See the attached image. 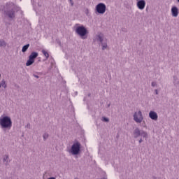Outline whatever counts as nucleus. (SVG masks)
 Instances as JSON below:
<instances>
[{
  "label": "nucleus",
  "mask_w": 179,
  "mask_h": 179,
  "mask_svg": "<svg viewBox=\"0 0 179 179\" xmlns=\"http://www.w3.org/2000/svg\"><path fill=\"white\" fill-rule=\"evenodd\" d=\"M106 39H104V35L101 33H99L95 36L94 38V41L99 43V44H101V43H103Z\"/></svg>",
  "instance_id": "nucleus-9"
},
{
  "label": "nucleus",
  "mask_w": 179,
  "mask_h": 179,
  "mask_svg": "<svg viewBox=\"0 0 179 179\" xmlns=\"http://www.w3.org/2000/svg\"><path fill=\"white\" fill-rule=\"evenodd\" d=\"M26 127H27V128L30 129V123H28Z\"/></svg>",
  "instance_id": "nucleus-24"
},
{
  "label": "nucleus",
  "mask_w": 179,
  "mask_h": 179,
  "mask_svg": "<svg viewBox=\"0 0 179 179\" xmlns=\"http://www.w3.org/2000/svg\"><path fill=\"white\" fill-rule=\"evenodd\" d=\"M155 94H159V91H157V90H155Z\"/></svg>",
  "instance_id": "nucleus-26"
},
{
  "label": "nucleus",
  "mask_w": 179,
  "mask_h": 179,
  "mask_svg": "<svg viewBox=\"0 0 179 179\" xmlns=\"http://www.w3.org/2000/svg\"><path fill=\"white\" fill-rule=\"evenodd\" d=\"M149 117L152 121H157L159 120V115H157V113L153 110H150L149 113Z\"/></svg>",
  "instance_id": "nucleus-11"
},
{
  "label": "nucleus",
  "mask_w": 179,
  "mask_h": 179,
  "mask_svg": "<svg viewBox=\"0 0 179 179\" xmlns=\"http://www.w3.org/2000/svg\"><path fill=\"white\" fill-rule=\"evenodd\" d=\"M3 163L5 164V166H8L9 164V155H4L3 156Z\"/></svg>",
  "instance_id": "nucleus-14"
},
{
  "label": "nucleus",
  "mask_w": 179,
  "mask_h": 179,
  "mask_svg": "<svg viewBox=\"0 0 179 179\" xmlns=\"http://www.w3.org/2000/svg\"><path fill=\"white\" fill-rule=\"evenodd\" d=\"M0 127L3 131H10L12 129V119L9 116L0 117Z\"/></svg>",
  "instance_id": "nucleus-2"
},
{
  "label": "nucleus",
  "mask_w": 179,
  "mask_h": 179,
  "mask_svg": "<svg viewBox=\"0 0 179 179\" xmlns=\"http://www.w3.org/2000/svg\"><path fill=\"white\" fill-rule=\"evenodd\" d=\"M75 179H76V178H75Z\"/></svg>",
  "instance_id": "nucleus-29"
},
{
  "label": "nucleus",
  "mask_w": 179,
  "mask_h": 179,
  "mask_svg": "<svg viewBox=\"0 0 179 179\" xmlns=\"http://www.w3.org/2000/svg\"><path fill=\"white\" fill-rule=\"evenodd\" d=\"M33 76H34V78H36V79H38V78H40V76H37V75H36V74H34Z\"/></svg>",
  "instance_id": "nucleus-23"
},
{
  "label": "nucleus",
  "mask_w": 179,
  "mask_h": 179,
  "mask_svg": "<svg viewBox=\"0 0 179 179\" xmlns=\"http://www.w3.org/2000/svg\"><path fill=\"white\" fill-rule=\"evenodd\" d=\"M37 57H38V53L37 52H32L29 56V59L26 62V66H30L31 65H33Z\"/></svg>",
  "instance_id": "nucleus-7"
},
{
  "label": "nucleus",
  "mask_w": 179,
  "mask_h": 179,
  "mask_svg": "<svg viewBox=\"0 0 179 179\" xmlns=\"http://www.w3.org/2000/svg\"><path fill=\"white\" fill-rule=\"evenodd\" d=\"M171 15L173 17L178 16V8L173 6L171 9Z\"/></svg>",
  "instance_id": "nucleus-12"
},
{
  "label": "nucleus",
  "mask_w": 179,
  "mask_h": 179,
  "mask_svg": "<svg viewBox=\"0 0 179 179\" xmlns=\"http://www.w3.org/2000/svg\"><path fill=\"white\" fill-rule=\"evenodd\" d=\"M177 1L179 3V0H177Z\"/></svg>",
  "instance_id": "nucleus-28"
},
{
  "label": "nucleus",
  "mask_w": 179,
  "mask_h": 179,
  "mask_svg": "<svg viewBox=\"0 0 179 179\" xmlns=\"http://www.w3.org/2000/svg\"><path fill=\"white\" fill-rule=\"evenodd\" d=\"M139 143H142V142H143V140L142 138H141L139 141H138Z\"/></svg>",
  "instance_id": "nucleus-25"
},
{
  "label": "nucleus",
  "mask_w": 179,
  "mask_h": 179,
  "mask_svg": "<svg viewBox=\"0 0 179 179\" xmlns=\"http://www.w3.org/2000/svg\"><path fill=\"white\" fill-rule=\"evenodd\" d=\"M136 6L140 10H143V9H145V7L146 6V1H145V0L138 1L136 3Z\"/></svg>",
  "instance_id": "nucleus-10"
},
{
  "label": "nucleus",
  "mask_w": 179,
  "mask_h": 179,
  "mask_svg": "<svg viewBox=\"0 0 179 179\" xmlns=\"http://www.w3.org/2000/svg\"><path fill=\"white\" fill-rule=\"evenodd\" d=\"M133 120L136 124H142L143 121V114L141 110H137L133 114Z\"/></svg>",
  "instance_id": "nucleus-5"
},
{
  "label": "nucleus",
  "mask_w": 179,
  "mask_h": 179,
  "mask_svg": "<svg viewBox=\"0 0 179 179\" xmlns=\"http://www.w3.org/2000/svg\"><path fill=\"white\" fill-rule=\"evenodd\" d=\"M69 153L73 156H78L80 153V143L77 141L73 143L71 149L69 150Z\"/></svg>",
  "instance_id": "nucleus-3"
},
{
  "label": "nucleus",
  "mask_w": 179,
  "mask_h": 179,
  "mask_svg": "<svg viewBox=\"0 0 179 179\" xmlns=\"http://www.w3.org/2000/svg\"><path fill=\"white\" fill-rule=\"evenodd\" d=\"M99 45H101L103 51L104 50H108V40L106 38L101 43H99Z\"/></svg>",
  "instance_id": "nucleus-13"
},
{
  "label": "nucleus",
  "mask_w": 179,
  "mask_h": 179,
  "mask_svg": "<svg viewBox=\"0 0 179 179\" xmlns=\"http://www.w3.org/2000/svg\"><path fill=\"white\" fill-rule=\"evenodd\" d=\"M156 83L155 82H152V83H151V86H152V87H155V86H156Z\"/></svg>",
  "instance_id": "nucleus-21"
},
{
  "label": "nucleus",
  "mask_w": 179,
  "mask_h": 179,
  "mask_svg": "<svg viewBox=\"0 0 179 179\" xmlns=\"http://www.w3.org/2000/svg\"><path fill=\"white\" fill-rule=\"evenodd\" d=\"M110 106H111V103H108V104H107V108H110Z\"/></svg>",
  "instance_id": "nucleus-27"
},
{
  "label": "nucleus",
  "mask_w": 179,
  "mask_h": 179,
  "mask_svg": "<svg viewBox=\"0 0 179 179\" xmlns=\"http://www.w3.org/2000/svg\"><path fill=\"white\" fill-rule=\"evenodd\" d=\"M42 53L45 57L46 59H48L50 55L48 53V52L43 50H42Z\"/></svg>",
  "instance_id": "nucleus-17"
},
{
  "label": "nucleus",
  "mask_w": 179,
  "mask_h": 179,
  "mask_svg": "<svg viewBox=\"0 0 179 179\" xmlns=\"http://www.w3.org/2000/svg\"><path fill=\"white\" fill-rule=\"evenodd\" d=\"M102 121H103L104 122H110V119L108 117H103Z\"/></svg>",
  "instance_id": "nucleus-19"
},
{
  "label": "nucleus",
  "mask_w": 179,
  "mask_h": 179,
  "mask_svg": "<svg viewBox=\"0 0 179 179\" xmlns=\"http://www.w3.org/2000/svg\"><path fill=\"white\" fill-rule=\"evenodd\" d=\"M178 80V78H177V76H173V80L174 82H176V80Z\"/></svg>",
  "instance_id": "nucleus-22"
},
{
  "label": "nucleus",
  "mask_w": 179,
  "mask_h": 179,
  "mask_svg": "<svg viewBox=\"0 0 179 179\" xmlns=\"http://www.w3.org/2000/svg\"><path fill=\"white\" fill-rule=\"evenodd\" d=\"M6 45H8V43H6V41H5V40L3 39H0V47L1 48H5Z\"/></svg>",
  "instance_id": "nucleus-15"
},
{
  "label": "nucleus",
  "mask_w": 179,
  "mask_h": 179,
  "mask_svg": "<svg viewBox=\"0 0 179 179\" xmlns=\"http://www.w3.org/2000/svg\"><path fill=\"white\" fill-rule=\"evenodd\" d=\"M134 138H139V136H143L145 139H148V132L139 129V128H136L133 133Z\"/></svg>",
  "instance_id": "nucleus-6"
},
{
  "label": "nucleus",
  "mask_w": 179,
  "mask_h": 179,
  "mask_svg": "<svg viewBox=\"0 0 179 179\" xmlns=\"http://www.w3.org/2000/svg\"><path fill=\"white\" fill-rule=\"evenodd\" d=\"M1 9L10 19L15 17V9H16V6H15V3L13 2H8L4 6H1Z\"/></svg>",
  "instance_id": "nucleus-1"
},
{
  "label": "nucleus",
  "mask_w": 179,
  "mask_h": 179,
  "mask_svg": "<svg viewBox=\"0 0 179 179\" xmlns=\"http://www.w3.org/2000/svg\"><path fill=\"white\" fill-rule=\"evenodd\" d=\"M29 47H30V44H27L24 45L22 49V52H26Z\"/></svg>",
  "instance_id": "nucleus-16"
},
{
  "label": "nucleus",
  "mask_w": 179,
  "mask_h": 179,
  "mask_svg": "<svg viewBox=\"0 0 179 179\" xmlns=\"http://www.w3.org/2000/svg\"><path fill=\"white\" fill-rule=\"evenodd\" d=\"M69 2L71 5V6H73V0H69Z\"/></svg>",
  "instance_id": "nucleus-20"
},
{
  "label": "nucleus",
  "mask_w": 179,
  "mask_h": 179,
  "mask_svg": "<svg viewBox=\"0 0 179 179\" xmlns=\"http://www.w3.org/2000/svg\"><path fill=\"white\" fill-rule=\"evenodd\" d=\"M107 9V6L103 3H98L95 7V10L99 15H104L106 13V10Z\"/></svg>",
  "instance_id": "nucleus-8"
},
{
  "label": "nucleus",
  "mask_w": 179,
  "mask_h": 179,
  "mask_svg": "<svg viewBox=\"0 0 179 179\" xmlns=\"http://www.w3.org/2000/svg\"><path fill=\"white\" fill-rule=\"evenodd\" d=\"M49 136H50V135L48 134V133H44L43 134V141H47V139H48Z\"/></svg>",
  "instance_id": "nucleus-18"
},
{
  "label": "nucleus",
  "mask_w": 179,
  "mask_h": 179,
  "mask_svg": "<svg viewBox=\"0 0 179 179\" xmlns=\"http://www.w3.org/2000/svg\"><path fill=\"white\" fill-rule=\"evenodd\" d=\"M76 33L78 36H80V37H81L83 40H85V38H87V37L86 36V34H87V29H86V28L83 25L77 27L76 28Z\"/></svg>",
  "instance_id": "nucleus-4"
}]
</instances>
